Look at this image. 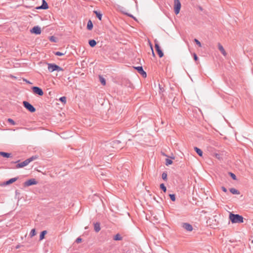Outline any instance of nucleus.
Segmentation results:
<instances>
[{
	"instance_id": "nucleus-1",
	"label": "nucleus",
	"mask_w": 253,
	"mask_h": 253,
	"mask_svg": "<svg viewBox=\"0 0 253 253\" xmlns=\"http://www.w3.org/2000/svg\"><path fill=\"white\" fill-rule=\"evenodd\" d=\"M229 218L232 223H243L244 218L239 214H235L231 212L230 213Z\"/></svg>"
},
{
	"instance_id": "nucleus-2",
	"label": "nucleus",
	"mask_w": 253,
	"mask_h": 253,
	"mask_svg": "<svg viewBox=\"0 0 253 253\" xmlns=\"http://www.w3.org/2000/svg\"><path fill=\"white\" fill-rule=\"evenodd\" d=\"M48 70L50 72H53V71H63V69L54 63H48Z\"/></svg>"
},
{
	"instance_id": "nucleus-3",
	"label": "nucleus",
	"mask_w": 253,
	"mask_h": 253,
	"mask_svg": "<svg viewBox=\"0 0 253 253\" xmlns=\"http://www.w3.org/2000/svg\"><path fill=\"white\" fill-rule=\"evenodd\" d=\"M24 107L31 113H34L36 111V108L29 102L26 101L23 102Z\"/></svg>"
},
{
	"instance_id": "nucleus-4",
	"label": "nucleus",
	"mask_w": 253,
	"mask_h": 253,
	"mask_svg": "<svg viewBox=\"0 0 253 253\" xmlns=\"http://www.w3.org/2000/svg\"><path fill=\"white\" fill-rule=\"evenodd\" d=\"M181 3L179 0H174V10L176 14H178L180 10Z\"/></svg>"
},
{
	"instance_id": "nucleus-5",
	"label": "nucleus",
	"mask_w": 253,
	"mask_h": 253,
	"mask_svg": "<svg viewBox=\"0 0 253 253\" xmlns=\"http://www.w3.org/2000/svg\"><path fill=\"white\" fill-rule=\"evenodd\" d=\"M32 89L33 92L36 94H38L40 96H42L43 94V91L42 89L39 87L33 86L32 87Z\"/></svg>"
},
{
	"instance_id": "nucleus-6",
	"label": "nucleus",
	"mask_w": 253,
	"mask_h": 253,
	"mask_svg": "<svg viewBox=\"0 0 253 253\" xmlns=\"http://www.w3.org/2000/svg\"><path fill=\"white\" fill-rule=\"evenodd\" d=\"M38 182L34 178H31L24 183V186L25 187L30 186L33 185L37 184Z\"/></svg>"
},
{
	"instance_id": "nucleus-7",
	"label": "nucleus",
	"mask_w": 253,
	"mask_h": 253,
	"mask_svg": "<svg viewBox=\"0 0 253 253\" xmlns=\"http://www.w3.org/2000/svg\"><path fill=\"white\" fill-rule=\"evenodd\" d=\"M31 33L36 35H39L41 33V29L38 26H34L31 30Z\"/></svg>"
},
{
	"instance_id": "nucleus-8",
	"label": "nucleus",
	"mask_w": 253,
	"mask_h": 253,
	"mask_svg": "<svg viewBox=\"0 0 253 253\" xmlns=\"http://www.w3.org/2000/svg\"><path fill=\"white\" fill-rule=\"evenodd\" d=\"M138 72L143 77L146 78L147 76L146 73L143 70L142 67L138 66V67H134Z\"/></svg>"
},
{
	"instance_id": "nucleus-9",
	"label": "nucleus",
	"mask_w": 253,
	"mask_h": 253,
	"mask_svg": "<svg viewBox=\"0 0 253 253\" xmlns=\"http://www.w3.org/2000/svg\"><path fill=\"white\" fill-rule=\"evenodd\" d=\"M182 227L188 231H192L193 227L191 224L188 223H184L182 225Z\"/></svg>"
},
{
	"instance_id": "nucleus-10",
	"label": "nucleus",
	"mask_w": 253,
	"mask_h": 253,
	"mask_svg": "<svg viewBox=\"0 0 253 253\" xmlns=\"http://www.w3.org/2000/svg\"><path fill=\"white\" fill-rule=\"evenodd\" d=\"M48 8V6L47 3L45 1V0H42V4L37 7L36 8L37 9H47Z\"/></svg>"
},
{
	"instance_id": "nucleus-11",
	"label": "nucleus",
	"mask_w": 253,
	"mask_h": 253,
	"mask_svg": "<svg viewBox=\"0 0 253 253\" xmlns=\"http://www.w3.org/2000/svg\"><path fill=\"white\" fill-rule=\"evenodd\" d=\"M156 50L160 58L164 56V53L162 50L161 49L159 44L157 43H155V45Z\"/></svg>"
},
{
	"instance_id": "nucleus-12",
	"label": "nucleus",
	"mask_w": 253,
	"mask_h": 253,
	"mask_svg": "<svg viewBox=\"0 0 253 253\" xmlns=\"http://www.w3.org/2000/svg\"><path fill=\"white\" fill-rule=\"evenodd\" d=\"M29 164L28 162L27 161V159L25 160L24 161L18 163L16 166V168L19 169L23 168L26 166H27Z\"/></svg>"
},
{
	"instance_id": "nucleus-13",
	"label": "nucleus",
	"mask_w": 253,
	"mask_h": 253,
	"mask_svg": "<svg viewBox=\"0 0 253 253\" xmlns=\"http://www.w3.org/2000/svg\"><path fill=\"white\" fill-rule=\"evenodd\" d=\"M218 48L219 51L221 52L224 56H226L227 55V53L224 49L223 46L220 43H218L217 44Z\"/></svg>"
},
{
	"instance_id": "nucleus-14",
	"label": "nucleus",
	"mask_w": 253,
	"mask_h": 253,
	"mask_svg": "<svg viewBox=\"0 0 253 253\" xmlns=\"http://www.w3.org/2000/svg\"><path fill=\"white\" fill-rule=\"evenodd\" d=\"M18 179V177L11 178L3 183L4 185H7L15 182Z\"/></svg>"
},
{
	"instance_id": "nucleus-15",
	"label": "nucleus",
	"mask_w": 253,
	"mask_h": 253,
	"mask_svg": "<svg viewBox=\"0 0 253 253\" xmlns=\"http://www.w3.org/2000/svg\"><path fill=\"white\" fill-rule=\"evenodd\" d=\"M0 155L4 158H9L11 157V154L4 152H0Z\"/></svg>"
},
{
	"instance_id": "nucleus-16",
	"label": "nucleus",
	"mask_w": 253,
	"mask_h": 253,
	"mask_svg": "<svg viewBox=\"0 0 253 253\" xmlns=\"http://www.w3.org/2000/svg\"><path fill=\"white\" fill-rule=\"evenodd\" d=\"M94 230L96 232H98L100 230V224L99 223H95L94 224Z\"/></svg>"
},
{
	"instance_id": "nucleus-17",
	"label": "nucleus",
	"mask_w": 253,
	"mask_h": 253,
	"mask_svg": "<svg viewBox=\"0 0 253 253\" xmlns=\"http://www.w3.org/2000/svg\"><path fill=\"white\" fill-rule=\"evenodd\" d=\"M47 231L46 230H43L41 232L40 235V240L41 241L44 238L45 235L46 234Z\"/></svg>"
},
{
	"instance_id": "nucleus-18",
	"label": "nucleus",
	"mask_w": 253,
	"mask_h": 253,
	"mask_svg": "<svg viewBox=\"0 0 253 253\" xmlns=\"http://www.w3.org/2000/svg\"><path fill=\"white\" fill-rule=\"evenodd\" d=\"M38 158V156L37 155L33 156L31 157L28 158L27 159V161L28 162L29 164L32 161L35 160L37 159Z\"/></svg>"
},
{
	"instance_id": "nucleus-19",
	"label": "nucleus",
	"mask_w": 253,
	"mask_h": 253,
	"mask_svg": "<svg viewBox=\"0 0 253 253\" xmlns=\"http://www.w3.org/2000/svg\"><path fill=\"white\" fill-rule=\"evenodd\" d=\"M230 191L233 194H235V195H239V194H240V192L238 190H237V189H236L235 188H230Z\"/></svg>"
},
{
	"instance_id": "nucleus-20",
	"label": "nucleus",
	"mask_w": 253,
	"mask_h": 253,
	"mask_svg": "<svg viewBox=\"0 0 253 253\" xmlns=\"http://www.w3.org/2000/svg\"><path fill=\"white\" fill-rule=\"evenodd\" d=\"M194 149L200 156L202 157L203 156V152L200 149L196 147Z\"/></svg>"
},
{
	"instance_id": "nucleus-21",
	"label": "nucleus",
	"mask_w": 253,
	"mask_h": 253,
	"mask_svg": "<svg viewBox=\"0 0 253 253\" xmlns=\"http://www.w3.org/2000/svg\"><path fill=\"white\" fill-rule=\"evenodd\" d=\"M93 28V24H92V22L91 21V20H89L87 22V28L89 30H91Z\"/></svg>"
},
{
	"instance_id": "nucleus-22",
	"label": "nucleus",
	"mask_w": 253,
	"mask_h": 253,
	"mask_svg": "<svg viewBox=\"0 0 253 253\" xmlns=\"http://www.w3.org/2000/svg\"><path fill=\"white\" fill-rule=\"evenodd\" d=\"M89 44L91 47H94L96 44V42L94 40H91L89 41Z\"/></svg>"
},
{
	"instance_id": "nucleus-23",
	"label": "nucleus",
	"mask_w": 253,
	"mask_h": 253,
	"mask_svg": "<svg viewBox=\"0 0 253 253\" xmlns=\"http://www.w3.org/2000/svg\"><path fill=\"white\" fill-rule=\"evenodd\" d=\"M94 13H95L96 16L97 18L101 20L102 19V14L100 13L99 12H98L97 11H93Z\"/></svg>"
},
{
	"instance_id": "nucleus-24",
	"label": "nucleus",
	"mask_w": 253,
	"mask_h": 253,
	"mask_svg": "<svg viewBox=\"0 0 253 253\" xmlns=\"http://www.w3.org/2000/svg\"><path fill=\"white\" fill-rule=\"evenodd\" d=\"M99 79L101 83L103 85H105L106 84V81L104 78H103L101 76H99Z\"/></svg>"
},
{
	"instance_id": "nucleus-25",
	"label": "nucleus",
	"mask_w": 253,
	"mask_h": 253,
	"mask_svg": "<svg viewBox=\"0 0 253 253\" xmlns=\"http://www.w3.org/2000/svg\"><path fill=\"white\" fill-rule=\"evenodd\" d=\"M36 232L35 229H32L30 232V236H31V237H32L34 236L35 235H36Z\"/></svg>"
},
{
	"instance_id": "nucleus-26",
	"label": "nucleus",
	"mask_w": 253,
	"mask_h": 253,
	"mask_svg": "<svg viewBox=\"0 0 253 253\" xmlns=\"http://www.w3.org/2000/svg\"><path fill=\"white\" fill-rule=\"evenodd\" d=\"M114 239L116 241L121 240H122V237L119 234H118L114 236Z\"/></svg>"
},
{
	"instance_id": "nucleus-27",
	"label": "nucleus",
	"mask_w": 253,
	"mask_h": 253,
	"mask_svg": "<svg viewBox=\"0 0 253 253\" xmlns=\"http://www.w3.org/2000/svg\"><path fill=\"white\" fill-rule=\"evenodd\" d=\"M172 164V161L171 160H169V159H167L166 160V165L167 166H169V165H171Z\"/></svg>"
},
{
	"instance_id": "nucleus-28",
	"label": "nucleus",
	"mask_w": 253,
	"mask_h": 253,
	"mask_svg": "<svg viewBox=\"0 0 253 253\" xmlns=\"http://www.w3.org/2000/svg\"><path fill=\"white\" fill-rule=\"evenodd\" d=\"M7 122L8 123H9L10 124H11L12 125H16V123L12 119H10V118L8 119Z\"/></svg>"
},
{
	"instance_id": "nucleus-29",
	"label": "nucleus",
	"mask_w": 253,
	"mask_h": 253,
	"mask_svg": "<svg viewBox=\"0 0 253 253\" xmlns=\"http://www.w3.org/2000/svg\"><path fill=\"white\" fill-rule=\"evenodd\" d=\"M162 178L165 180H167V173L166 172H163L162 174Z\"/></svg>"
},
{
	"instance_id": "nucleus-30",
	"label": "nucleus",
	"mask_w": 253,
	"mask_h": 253,
	"mask_svg": "<svg viewBox=\"0 0 253 253\" xmlns=\"http://www.w3.org/2000/svg\"><path fill=\"white\" fill-rule=\"evenodd\" d=\"M160 188L164 191V192H166L167 188L164 184L162 183L160 185Z\"/></svg>"
},
{
	"instance_id": "nucleus-31",
	"label": "nucleus",
	"mask_w": 253,
	"mask_h": 253,
	"mask_svg": "<svg viewBox=\"0 0 253 253\" xmlns=\"http://www.w3.org/2000/svg\"><path fill=\"white\" fill-rule=\"evenodd\" d=\"M213 156L218 160L221 159L220 155L218 153H215L213 154Z\"/></svg>"
},
{
	"instance_id": "nucleus-32",
	"label": "nucleus",
	"mask_w": 253,
	"mask_h": 253,
	"mask_svg": "<svg viewBox=\"0 0 253 253\" xmlns=\"http://www.w3.org/2000/svg\"><path fill=\"white\" fill-rule=\"evenodd\" d=\"M49 40L50 41L52 42H56V38L54 36H51L49 38Z\"/></svg>"
},
{
	"instance_id": "nucleus-33",
	"label": "nucleus",
	"mask_w": 253,
	"mask_h": 253,
	"mask_svg": "<svg viewBox=\"0 0 253 253\" xmlns=\"http://www.w3.org/2000/svg\"><path fill=\"white\" fill-rule=\"evenodd\" d=\"M169 197L170 198V199L172 201H175V195L174 194H170L169 195Z\"/></svg>"
},
{
	"instance_id": "nucleus-34",
	"label": "nucleus",
	"mask_w": 253,
	"mask_h": 253,
	"mask_svg": "<svg viewBox=\"0 0 253 253\" xmlns=\"http://www.w3.org/2000/svg\"><path fill=\"white\" fill-rule=\"evenodd\" d=\"M194 41L199 45V46H200V47L202 46V44H201V42L197 39H195L194 40Z\"/></svg>"
},
{
	"instance_id": "nucleus-35",
	"label": "nucleus",
	"mask_w": 253,
	"mask_h": 253,
	"mask_svg": "<svg viewBox=\"0 0 253 253\" xmlns=\"http://www.w3.org/2000/svg\"><path fill=\"white\" fill-rule=\"evenodd\" d=\"M55 55H58V56H61L63 55V53L62 52H60L59 51H57L54 53Z\"/></svg>"
},
{
	"instance_id": "nucleus-36",
	"label": "nucleus",
	"mask_w": 253,
	"mask_h": 253,
	"mask_svg": "<svg viewBox=\"0 0 253 253\" xmlns=\"http://www.w3.org/2000/svg\"><path fill=\"white\" fill-rule=\"evenodd\" d=\"M230 175L233 179H236V176L234 173L230 172Z\"/></svg>"
},
{
	"instance_id": "nucleus-37",
	"label": "nucleus",
	"mask_w": 253,
	"mask_h": 253,
	"mask_svg": "<svg viewBox=\"0 0 253 253\" xmlns=\"http://www.w3.org/2000/svg\"><path fill=\"white\" fill-rule=\"evenodd\" d=\"M82 241V239L81 238H78L76 240V242L77 243H80Z\"/></svg>"
},
{
	"instance_id": "nucleus-38",
	"label": "nucleus",
	"mask_w": 253,
	"mask_h": 253,
	"mask_svg": "<svg viewBox=\"0 0 253 253\" xmlns=\"http://www.w3.org/2000/svg\"><path fill=\"white\" fill-rule=\"evenodd\" d=\"M150 47H151V50H152V55H153V56L154 57H155V53H154V51H153V47H152V44H150Z\"/></svg>"
},
{
	"instance_id": "nucleus-39",
	"label": "nucleus",
	"mask_w": 253,
	"mask_h": 253,
	"mask_svg": "<svg viewBox=\"0 0 253 253\" xmlns=\"http://www.w3.org/2000/svg\"><path fill=\"white\" fill-rule=\"evenodd\" d=\"M23 81H25L27 84H32V83H31L29 81H28L26 79H24Z\"/></svg>"
},
{
	"instance_id": "nucleus-40",
	"label": "nucleus",
	"mask_w": 253,
	"mask_h": 253,
	"mask_svg": "<svg viewBox=\"0 0 253 253\" xmlns=\"http://www.w3.org/2000/svg\"><path fill=\"white\" fill-rule=\"evenodd\" d=\"M194 58L195 60L196 61L198 60V57L196 54H194Z\"/></svg>"
},
{
	"instance_id": "nucleus-41",
	"label": "nucleus",
	"mask_w": 253,
	"mask_h": 253,
	"mask_svg": "<svg viewBox=\"0 0 253 253\" xmlns=\"http://www.w3.org/2000/svg\"><path fill=\"white\" fill-rule=\"evenodd\" d=\"M59 100L62 102L63 103V96H62L59 98Z\"/></svg>"
},
{
	"instance_id": "nucleus-42",
	"label": "nucleus",
	"mask_w": 253,
	"mask_h": 253,
	"mask_svg": "<svg viewBox=\"0 0 253 253\" xmlns=\"http://www.w3.org/2000/svg\"><path fill=\"white\" fill-rule=\"evenodd\" d=\"M222 189L224 192H227V189L224 187H222Z\"/></svg>"
},
{
	"instance_id": "nucleus-43",
	"label": "nucleus",
	"mask_w": 253,
	"mask_h": 253,
	"mask_svg": "<svg viewBox=\"0 0 253 253\" xmlns=\"http://www.w3.org/2000/svg\"><path fill=\"white\" fill-rule=\"evenodd\" d=\"M21 245H17L16 246L15 248H16V249H19V248L21 247Z\"/></svg>"
},
{
	"instance_id": "nucleus-44",
	"label": "nucleus",
	"mask_w": 253,
	"mask_h": 253,
	"mask_svg": "<svg viewBox=\"0 0 253 253\" xmlns=\"http://www.w3.org/2000/svg\"><path fill=\"white\" fill-rule=\"evenodd\" d=\"M19 161H20L19 160V161H16V162H15V163H18Z\"/></svg>"
},
{
	"instance_id": "nucleus-45",
	"label": "nucleus",
	"mask_w": 253,
	"mask_h": 253,
	"mask_svg": "<svg viewBox=\"0 0 253 253\" xmlns=\"http://www.w3.org/2000/svg\"><path fill=\"white\" fill-rule=\"evenodd\" d=\"M16 192V194H18V193H17V190L16 191V192Z\"/></svg>"
}]
</instances>
